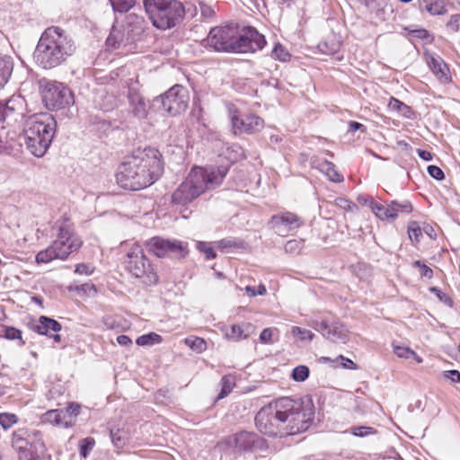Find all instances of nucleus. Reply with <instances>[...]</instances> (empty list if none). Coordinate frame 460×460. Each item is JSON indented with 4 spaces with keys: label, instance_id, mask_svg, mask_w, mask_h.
Segmentation results:
<instances>
[{
    "label": "nucleus",
    "instance_id": "f257e3e1",
    "mask_svg": "<svg viewBox=\"0 0 460 460\" xmlns=\"http://www.w3.org/2000/svg\"><path fill=\"white\" fill-rule=\"evenodd\" d=\"M314 414L312 405H305L301 400L281 397L257 412L255 425L265 435L285 437L305 431Z\"/></svg>",
    "mask_w": 460,
    "mask_h": 460
},
{
    "label": "nucleus",
    "instance_id": "f03ea898",
    "mask_svg": "<svg viewBox=\"0 0 460 460\" xmlns=\"http://www.w3.org/2000/svg\"><path fill=\"white\" fill-rule=\"evenodd\" d=\"M160 152L153 147L135 151L119 165L118 184L129 190H139L152 185L162 174Z\"/></svg>",
    "mask_w": 460,
    "mask_h": 460
},
{
    "label": "nucleus",
    "instance_id": "7ed1b4c3",
    "mask_svg": "<svg viewBox=\"0 0 460 460\" xmlns=\"http://www.w3.org/2000/svg\"><path fill=\"white\" fill-rule=\"evenodd\" d=\"M206 42L217 51L239 53L255 52L266 44L264 36L254 28H243L239 32L238 28L233 25L211 29Z\"/></svg>",
    "mask_w": 460,
    "mask_h": 460
},
{
    "label": "nucleus",
    "instance_id": "20e7f679",
    "mask_svg": "<svg viewBox=\"0 0 460 460\" xmlns=\"http://www.w3.org/2000/svg\"><path fill=\"white\" fill-rule=\"evenodd\" d=\"M75 50V42L66 31L51 26L41 34L34 51V59L42 68L52 69L65 63Z\"/></svg>",
    "mask_w": 460,
    "mask_h": 460
},
{
    "label": "nucleus",
    "instance_id": "39448f33",
    "mask_svg": "<svg viewBox=\"0 0 460 460\" xmlns=\"http://www.w3.org/2000/svg\"><path fill=\"white\" fill-rule=\"evenodd\" d=\"M228 172L226 166L210 168H193L184 181L172 194V202L175 205L185 206L192 202L206 190L219 186Z\"/></svg>",
    "mask_w": 460,
    "mask_h": 460
},
{
    "label": "nucleus",
    "instance_id": "423d86ee",
    "mask_svg": "<svg viewBox=\"0 0 460 460\" xmlns=\"http://www.w3.org/2000/svg\"><path fill=\"white\" fill-rule=\"evenodd\" d=\"M57 129V121L49 113H36L24 122L23 134L27 148L37 157L45 155Z\"/></svg>",
    "mask_w": 460,
    "mask_h": 460
},
{
    "label": "nucleus",
    "instance_id": "0eeeda50",
    "mask_svg": "<svg viewBox=\"0 0 460 460\" xmlns=\"http://www.w3.org/2000/svg\"><path fill=\"white\" fill-rule=\"evenodd\" d=\"M143 3L153 25L160 30L176 26L185 14L184 6L178 0H143Z\"/></svg>",
    "mask_w": 460,
    "mask_h": 460
},
{
    "label": "nucleus",
    "instance_id": "6e6552de",
    "mask_svg": "<svg viewBox=\"0 0 460 460\" xmlns=\"http://www.w3.org/2000/svg\"><path fill=\"white\" fill-rule=\"evenodd\" d=\"M83 244L81 238L74 232L73 227L65 223L58 227L57 239L47 249L36 255L38 263H47L55 259L65 260L71 253L78 251Z\"/></svg>",
    "mask_w": 460,
    "mask_h": 460
},
{
    "label": "nucleus",
    "instance_id": "1a4fd4ad",
    "mask_svg": "<svg viewBox=\"0 0 460 460\" xmlns=\"http://www.w3.org/2000/svg\"><path fill=\"white\" fill-rule=\"evenodd\" d=\"M124 263L126 270L143 284L151 286L157 283L156 271L138 244L132 245L127 252Z\"/></svg>",
    "mask_w": 460,
    "mask_h": 460
},
{
    "label": "nucleus",
    "instance_id": "9d476101",
    "mask_svg": "<svg viewBox=\"0 0 460 460\" xmlns=\"http://www.w3.org/2000/svg\"><path fill=\"white\" fill-rule=\"evenodd\" d=\"M12 446L32 459L45 451L41 433L35 429L20 428L12 436Z\"/></svg>",
    "mask_w": 460,
    "mask_h": 460
},
{
    "label": "nucleus",
    "instance_id": "9b49d317",
    "mask_svg": "<svg viewBox=\"0 0 460 460\" xmlns=\"http://www.w3.org/2000/svg\"><path fill=\"white\" fill-rule=\"evenodd\" d=\"M189 102V91L182 85L175 84L164 94L155 97L153 106L162 107L168 114L176 116L187 110Z\"/></svg>",
    "mask_w": 460,
    "mask_h": 460
},
{
    "label": "nucleus",
    "instance_id": "f8f14e48",
    "mask_svg": "<svg viewBox=\"0 0 460 460\" xmlns=\"http://www.w3.org/2000/svg\"><path fill=\"white\" fill-rule=\"evenodd\" d=\"M42 99L49 109H65L74 103V96L68 87L57 81H48L43 85Z\"/></svg>",
    "mask_w": 460,
    "mask_h": 460
},
{
    "label": "nucleus",
    "instance_id": "ddd939ff",
    "mask_svg": "<svg viewBox=\"0 0 460 460\" xmlns=\"http://www.w3.org/2000/svg\"><path fill=\"white\" fill-rule=\"evenodd\" d=\"M146 244L150 252L160 258L170 257L180 260L189 252L188 244L179 240L155 236L149 239Z\"/></svg>",
    "mask_w": 460,
    "mask_h": 460
},
{
    "label": "nucleus",
    "instance_id": "4468645a",
    "mask_svg": "<svg viewBox=\"0 0 460 460\" xmlns=\"http://www.w3.org/2000/svg\"><path fill=\"white\" fill-rule=\"evenodd\" d=\"M260 441L261 438L255 433L241 431L228 436L224 443L231 453L239 456L242 453L251 452Z\"/></svg>",
    "mask_w": 460,
    "mask_h": 460
},
{
    "label": "nucleus",
    "instance_id": "2eb2a0df",
    "mask_svg": "<svg viewBox=\"0 0 460 460\" xmlns=\"http://www.w3.org/2000/svg\"><path fill=\"white\" fill-rule=\"evenodd\" d=\"M230 119L234 133L253 134L263 128V119L252 113L230 110Z\"/></svg>",
    "mask_w": 460,
    "mask_h": 460
},
{
    "label": "nucleus",
    "instance_id": "dca6fc26",
    "mask_svg": "<svg viewBox=\"0 0 460 460\" xmlns=\"http://www.w3.org/2000/svg\"><path fill=\"white\" fill-rule=\"evenodd\" d=\"M313 327L328 341L336 343H346L349 340V332L345 325L340 322L330 323L326 320H315Z\"/></svg>",
    "mask_w": 460,
    "mask_h": 460
},
{
    "label": "nucleus",
    "instance_id": "f3484780",
    "mask_svg": "<svg viewBox=\"0 0 460 460\" xmlns=\"http://www.w3.org/2000/svg\"><path fill=\"white\" fill-rule=\"evenodd\" d=\"M24 100L21 96H12L2 110V117L7 124L21 121L24 117Z\"/></svg>",
    "mask_w": 460,
    "mask_h": 460
},
{
    "label": "nucleus",
    "instance_id": "a211bd4d",
    "mask_svg": "<svg viewBox=\"0 0 460 460\" xmlns=\"http://www.w3.org/2000/svg\"><path fill=\"white\" fill-rule=\"evenodd\" d=\"M128 111L137 119H144L148 114V105L145 98L135 88H129L128 93Z\"/></svg>",
    "mask_w": 460,
    "mask_h": 460
},
{
    "label": "nucleus",
    "instance_id": "6ab92c4d",
    "mask_svg": "<svg viewBox=\"0 0 460 460\" xmlns=\"http://www.w3.org/2000/svg\"><path fill=\"white\" fill-rule=\"evenodd\" d=\"M270 223L279 233L296 229L302 225L301 219L291 212L273 216Z\"/></svg>",
    "mask_w": 460,
    "mask_h": 460
},
{
    "label": "nucleus",
    "instance_id": "aec40b11",
    "mask_svg": "<svg viewBox=\"0 0 460 460\" xmlns=\"http://www.w3.org/2000/svg\"><path fill=\"white\" fill-rule=\"evenodd\" d=\"M365 202L369 206L376 217L381 220L396 218V207L392 206V203L385 207L375 201L373 198L367 199Z\"/></svg>",
    "mask_w": 460,
    "mask_h": 460
},
{
    "label": "nucleus",
    "instance_id": "412c9836",
    "mask_svg": "<svg viewBox=\"0 0 460 460\" xmlns=\"http://www.w3.org/2000/svg\"><path fill=\"white\" fill-rule=\"evenodd\" d=\"M311 164L313 167L319 169L324 173L328 179L333 182L343 181V176L336 170L335 165L327 160L318 161L312 159Z\"/></svg>",
    "mask_w": 460,
    "mask_h": 460
},
{
    "label": "nucleus",
    "instance_id": "4be33fe9",
    "mask_svg": "<svg viewBox=\"0 0 460 460\" xmlns=\"http://www.w3.org/2000/svg\"><path fill=\"white\" fill-rule=\"evenodd\" d=\"M255 332V326L250 323H243L241 324H233L229 332H226V336L233 341H240L247 339Z\"/></svg>",
    "mask_w": 460,
    "mask_h": 460
},
{
    "label": "nucleus",
    "instance_id": "5701e85b",
    "mask_svg": "<svg viewBox=\"0 0 460 460\" xmlns=\"http://www.w3.org/2000/svg\"><path fill=\"white\" fill-rule=\"evenodd\" d=\"M39 334L51 336V332H58L61 330V324L47 316H40L37 324L33 327Z\"/></svg>",
    "mask_w": 460,
    "mask_h": 460
},
{
    "label": "nucleus",
    "instance_id": "b1692460",
    "mask_svg": "<svg viewBox=\"0 0 460 460\" xmlns=\"http://www.w3.org/2000/svg\"><path fill=\"white\" fill-rule=\"evenodd\" d=\"M44 421L65 428L72 426V420L66 419V411L63 409L48 411L44 414Z\"/></svg>",
    "mask_w": 460,
    "mask_h": 460
},
{
    "label": "nucleus",
    "instance_id": "393cba45",
    "mask_svg": "<svg viewBox=\"0 0 460 460\" xmlns=\"http://www.w3.org/2000/svg\"><path fill=\"white\" fill-rule=\"evenodd\" d=\"M429 66L438 79H439L441 82L446 83L449 80V69L446 63H444L441 59L432 58L429 62Z\"/></svg>",
    "mask_w": 460,
    "mask_h": 460
},
{
    "label": "nucleus",
    "instance_id": "a878e982",
    "mask_svg": "<svg viewBox=\"0 0 460 460\" xmlns=\"http://www.w3.org/2000/svg\"><path fill=\"white\" fill-rule=\"evenodd\" d=\"M12 71V58L7 56H0V89H2L7 83Z\"/></svg>",
    "mask_w": 460,
    "mask_h": 460
},
{
    "label": "nucleus",
    "instance_id": "bb28decb",
    "mask_svg": "<svg viewBox=\"0 0 460 460\" xmlns=\"http://www.w3.org/2000/svg\"><path fill=\"white\" fill-rule=\"evenodd\" d=\"M126 25L130 28L133 35H138L144 31L145 20L142 16L132 13L127 15Z\"/></svg>",
    "mask_w": 460,
    "mask_h": 460
},
{
    "label": "nucleus",
    "instance_id": "cd10ccee",
    "mask_svg": "<svg viewBox=\"0 0 460 460\" xmlns=\"http://www.w3.org/2000/svg\"><path fill=\"white\" fill-rule=\"evenodd\" d=\"M424 9L431 15H443L447 13L443 0L424 1Z\"/></svg>",
    "mask_w": 460,
    "mask_h": 460
},
{
    "label": "nucleus",
    "instance_id": "c85d7f7f",
    "mask_svg": "<svg viewBox=\"0 0 460 460\" xmlns=\"http://www.w3.org/2000/svg\"><path fill=\"white\" fill-rule=\"evenodd\" d=\"M0 337H4L7 340H19L21 345L24 344L22 340V332L14 327L0 324Z\"/></svg>",
    "mask_w": 460,
    "mask_h": 460
},
{
    "label": "nucleus",
    "instance_id": "c756f323",
    "mask_svg": "<svg viewBox=\"0 0 460 460\" xmlns=\"http://www.w3.org/2000/svg\"><path fill=\"white\" fill-rule=\"evenodd\" d=\"M388 108L391 111H396L406 118H410L411 108L401 102L400 100L391 97L388 102Z\"/></svg>",
    "mask_w": 460,
    "mask_h": 460
},
{
    "label": "nucleus",
    "instance_id": "7c9ffc66",
    "mask_svg": "<svg viewBox=\"0 0 460 460\" xmlns=\"http://www.w3.org/2000/svg\"><path fill=\"white\" fill-rule=\"evenodd\" d=\"M111 438L114 447L119 449L124 447L128 437L125 430L118 429L116 430H111Z\"/></svg>",
    "mask_w": 460,
    "mask_h": 460
},
{
    "label": "nucleus",
    "instance_id": "2f4dec72",
    "mask_svg": "<svg viewBox=\"0 0 460 460\" xmlns=\"http://www.w3.org/2000/svg\"><path fill=\"white\" fill-rule=\"evenodd\" d=\"M341 48L340 41L332 39L330 40H324L318 44L319 50L326 55H332L339 51Z\"/></svg>",
    "mask_w": 460,
    "mask_h": 460
},
{
    "label": "nucleus",
    "instance_id": "473e14b6",
    "mask_svg": "<svg viewBox=\"0 0 460 460\" xmlns=\"http://www.w3.org/2000/svg\"><path fill=\"white\" fill-rule=\"evenodd\" d=\"M163 341L162 337L155 332H149L139 336L136 342L138 346H151L154 344L161 343Z\"/></svg>",
    "mask_w": 460,
    "mask_h": 460
},
{
    "label": "nucleus",
    "instance_id": "72a5a7b5",
    "mask_svg": "<svg viewBox=\"0 0 460 460\" xmlns=\"http://www.w3.org/2000/svg\"><path fill=\"white\" fill-rule=\"evenodd\" d=\"M393 347H394V352L395 353V355L398 358H406V359H408L410 358H414L417 359L418 362H421V359L418 357V355L415 353V351H413L410 348L404 347V346L394 345V344Z\"/></svg>",
    "mask_w": 460,
    "mask_h": 460
},
{
    "label": "nucleus",
    "instance_id": "f704fd0d",
    "mask_svg": "<svg viewBox=\"0 0 460 460\" xmlns=\"http://www.w3.org/2000/svg\"><path fill=\"white\" fill-rule=\"evenodd\" d=\"M111 4L115 12L126 13L136 4V0H111Z\"/></svg>",
    "mask_w": 460,
    "mask_h": 460
},
{
    "label": "nucleus",
    "instance_id": "c9c22d12",
    "mask_svg": "<svg viewBox=\"0 0 460 460\" xmlns=\"http://www.w3.org/2000/svg\"><path fill=\"white\" fill-rule=\"evenodd\" d=\"M310 370L308 367L305 365H300L293 369L291 373V377L296 382H304L308 378Z\"/></svg>",
    "mask_w": 460,
    "mask_h": 460
},
{
    "label": "nucleus",
    "instance_id": "e433bc0d",
    "mask_svg": "<svg viewBox=\"0 0 460 460\" xmlns=\"http://www.w3.org/2000/svg\"><path fill=\"white\" fill-rule=\"evenodd\" d=\"M271 56L273 58L278 59L281 62H287L290 58V54L280 43H277L274 46L271 51Z\"/></svg>",
    "mask_w": 460,
    "mask_h": 460
},
{
    "label": "nucleus",
    "instance_id": "4c0bfd02",
    "mask_svg": "<svg viewBox=\"0 0 460 460\" xmlns=\"http://www.w3.org/2000/svg\"><path fill=\"white\" fill-rule=\"evenodd\" d=\"M18 422V417L14 413H0V425L4 429H8Z\"/></svg>",
    "mask_w": 460,
    "mask_h": 460
},
{
    "label": "nucleus",
    "instance_id": "58836bf2",
    "mask_svg": "<svg viewBox=\"0 0 460 460\" xmlns=\"http://www.w3.org/2000/svg\"><path fill=\"white\" fill-rule=\"evenodd\" d=\"M185 343L190 349L199 353L204 351L207 348L206 341L203 339L198 337L188 338L185 340Z\"/></svg>",
    "mask_w": 460,
    "mask_h": 460
},
{
    "label": "nucleus",
    "instance_id": "ea45409f",
    "mask_svg": "<svg viewBox=\"0 0 460 460\" xmlns=\"http://www.w3.org/2000/svg\"><path fill=\"white\" fill-rule=\"evenodd\" d=\"M95 445V440L93 438H86L80 442V455L86 458L89 453L93 450Z\"/></svg>",
    "mask_w": 460,
    "mask_h": 460
},
{
    "label": "nucleus",
    "instance_id": "a19ab883",
    "mask_svg": "<svg viewBox=\"0 0 460 460\" xmlns=\"http://www.w3.org/2000/svg\"><path fill=\"white\" fill-rule=\"evenodd\" d=\"M222 389L218 395V399H222L229 394L234 387V379L231 376H224L221 379Z\"/></svg>",
    "mask_w": 460,
    "mask_h": 460
},
{
    "label": "nucleus",
    "instance_id": "79ce46f5",
    "mask_svg": "<svg viewBox=\"0 0 460 460\" xmlns=\"http://www.w3.org/2000/svg\"><path fill=\"white\" fill-rule=\"evenodd\" d=\"M350 433L353 436L363 438L369 435H374L376 433V430L372 427H367V426H357L352 427L350 429Z\"/></svg>",
    "mask_w": 460,
    "mask_h": 460
},
{
    "label": "nucleus",
    "instance_id": "37998d69",
    "mask_svg": "<svg viewBox=\"0 0 460 460\" xmlns=\"http://www.w3.org/2000/svg\"><path fill=\"white\" fill-rule=\"evenodd\" d=\"M408 234L409 238L412 242L418 243L420 241V237L422 235V232L417 222L412 221L409 224Z\"/></svg>",
    "mask_w": 460,
    "mask_h": 460
},
{
    "label": "nucleus",
    "instance_id": "c03bdc74",
    "mask_svg": "<svg viewBox=\"0 0 460 460\" xmlns=\"http://www.w3.org/2000/svg\"><path fill=\"white\" fill-rule=\"evenodd\" d=\"M292 334L298 336L302 341H312L314 336L311 331L297 326L292 328Z\"/></svg>",
    "mask_w": 460,
    "mask_h": 460
},
{
    "label": "nucleus",
    "instance_id": "a18cd8bd",
    "mask_svg": "<svg viewBox=\"0 0 460 460\" xmlns=\"http://www.w3.org/2000/svg\"><path fill=\"white\" fill-rule=\"evenodd\" d=\"M197 249L205 253L206 258L208 260H211L216 258V252H214L213 248L209 245V243L205 242H198L196 244Z\"/></svg>",
    "mask_w": 460,
    "mask_h": 460
},
{
    "label": "nucleus",
    "instance_id": "49530a36",
    "mask_svg": "<svg viewBox=\"0 0 460 460\" xmlns=\"http://www.w3.org/2000/svg\"><path fill=\"white\" fill-rule=\"evenodd\" d=\"M413 266L416 267V268H419L420 275L421 277H424V278H427V279H431L432 278V276H433L432 270L429 266H427L426 264L422 263L420 261H415L413 262Z\"/></svg>",
    "mask_w": 460,
    "mask_h": 460
},
{
    "label": "nucleus",
    "instance_id": "de8ad7c7",
    "mask_svg": "<svg viewBox=\"0 0 460 460\" xmlns=\"http://www.w3.org/2000/svg\"><path fill=\"white\" fill-rule=\"evenodd\" d=\"M64 411H66V419L72 420L73 424L75 422V418L79 414L80 405L75 402H71Z\"/></svg>",
    "mask_w": 460,
    "mask_h": 460
},
{
    "label": "nucleus",
    "instance_id": "09e8293b",
    "mask_svg": "<svg viewBox=\"0 0 460 460\" xmlns=\"http://www.w3.org/2000/svg\"><path fill=\"white\" fill-rule=\"evenodd\" d=\"M392 206L396 207V217L399 212L409 214L412 211V206L409 201L399 203L397 201H392Z\"/></svg>",
    "mask_w": 460,
    "mask_h": 460
},
{
    "label": "nucleus",
    "instance_id": "8fccbe9b",
    "mask_svg": "<svg viewBox=\"0 0 460 460\" xmlns=\"http://www.w3.org/2000/svg\"><path fill=\"white\" fill-rule=\"evenodd\" d=\"M274 332H277V329L273 328H265L260 335V341L262 343H271L272 342V337L274 334Z\"/></svg>",
    "mask_w": 460,
    "mask_h": 460
},
{
    "label": "nucleus",
    "instance_id": "3c124183",
    "mask_svg": "<svg viewBox=\"0 0 460 460\" xmlns=\"http://www.w3.org/2000/svg\"><path fill=\"white\" fill-rule=\"evenodd\" d=\"M427 170L429 174L438 181H441L445 178L443 171L436 165H429Z\"/></svg>",
    "mask_w": 460,
    "mask_h": 460
},
{
    "label": "nucleus",
    "instance_id": "603ef678",
    "mask_svg": "<svg viewBox=\"0 0 460 460\" xmlns=\"http://www.w3.org/2000/svg\"><path fill=\"white\" fill-rule=\"evenodd\" d=\"M236 241L234 239H222L217 243V247L226 252L228 248L236 247Z\"/></svg>",
    "mask_w": 460,
    "mask_h": 460
},
{
    "label": "nucleus",
    "instance_id": "864d4df0",
    "mask_svg": "<svg viewBox=\"0 0 460 460\" xmlns=\"http://www.w3.org/2000/svg\"><path fill=\"white\" fill-rule=\"evenodd\" d=\"M447 29L451 30L454 32L458 31H459V16L452 15L447 23Z\"/></svg>",
    "mask_w": 460,
    "mask_h": 460
},
{
    "label": "nucleus",
    "instance_id": "5fc2aeb1",
    "mask_svg": "<svg viewBox=\"0 0 460 460\" xmlns=\"http://www.w3.org/2000/svg\"><path fill=\"white\" fill-rule=\"evenodd\" d=\"M446 377L449 378L453 383L460 382V372L458 370H449L445 373Z\"/></svg>",
    "mask_w": 460,
    "mask_h": 460
},
{
    "label": "nucleus",
    "instance_id": "6e6d98bb",
    "mask_svg": "<svg viewBox=\"0 0 460 460\" xmlns=\"http://www.w3.org/2000/svg\"><path fill=\"white\" fill-rule=\"evenodd\" d=\"M336 203L339 207L343 208L346 210H351L355 207V204H353L352 202H350L345 199H341V198L337 199Z\"/></svg>",
    "mask_w": 460,
    "mask_h": 460
},
{
    "label": "nucleus",
    "instance_id": "4d7b16f0",
    "mask_svg": "<svg viewBox=\"0 0 460 460\" xmlns=\"http://www.w3.org/2000/svg\"><path fill=\"white\" fill-rule=\"evenodd\" d=\"M75 271V273H78V274L90 275L93 272V270H91L87 264L81 263L76 266Z\"/></svg>",
    "mask_w": 460,
    "mask_h": 460
},
{
    "label": "nucleus",
    "instance_id": "13d9d810",
    "mask_svg": "<svg viewBox=\"0 0 460 460\" xmlns=\"http://www.w3.org/2000/svg\"><path fill=\"white\" fill-rule=\"evenodd\" d=\"M338 358H340L342 361L341 365L344 368H348V369H356L357 368L356 363H354L352 360H350L347 358H344L343 356H340Z\"/></svg>",
    "mask_w": 460,
    "mask_h": 460
},
{
    "label": "nucleus",
    "instance_id": "bf43d9fd",
    "mask_svg": "<svg viewBox=\"0 0 460 460\" xmlns=\"http://www.w3.org/2000/svg\"><path fill=\"white\" fill-rule=\"evenodd\" d=\"M299 243L296 240H290L285 244V251L293 252L298 249Z\"/></svg>",
    "mask_w": 460,
    "mask_h": 460
},
{
    "label": "nucleus",
    "instance_id": "052dcab7",
    "mask_svg": "<svg viewBox=\"0 0 460 460\" xmlns=\"http://www.w3.org/2000/svg\"><path fill=\"white\" fill-rule=\"evenodd\" d=\"M200 10L202 15L205 17H212L214 15V10L207 4H201Z\"/></svg>",
    "mask_w": 460,
    "mask_h": 460
},
{
    "label": "nucleus",
    "instance_id": "680f3d73",
    "mask_svg": "<svg viewBox=\"0 0 460 460\" xmlns=\"http://www.w3.org/2000/svg\"><path fill=\"white\" fill-rule=\"evenodd\" d=\"M117 341L121 346H128L132 344L131 339L127 335H119L117 338Z\"/></svg>",
    "mask_w": 460,
    "mask_h": 460
},
{
    "label": "nucleus",
    "instance_id": "e2e57ef3",
    "mask_svg": "<svg viewBox=\"0 0 460 460\" xmlns=\"http://www.w3.org/2000/svg\"><path fill=\"white\" fill-rule=\"evenodd\" d=\"M413 34L420 38V39H428L429 37V33L427 30H424V29H420V30H415L413 31Z\"/></svg>",
    "mask_w": 460,
    "mask_h": 460
},
{
    "label": "nucleus",
    "instance_id": "0e129e2a",
    "mask_svg": "<svg viewBox=\"0 0 460 460\" xmlns=\"http://www.w3.org/2000/svg\"><path fill=\"white\" fill-rule=\"evenodd\" d=\"M418 155L421 159L425 161H429L432 159V154L426 150L418 149Z\"/></svg>",
    "mask_w": 460,
    "mask_h": 460
},
{
    "label": "nucleus",
    "instance_id": "69168bd1",
    "mask_svg": "<svg viewBox=\"0 0 460 460\" xmlns=\"http://www.w3.org/2000/svg\"><path fill=\"white\" fill-rule=\"evenodd\" d=\"M365 128L363 124L361 123H358V122H356V121H350L349 122V131L350 132H355L358 129H361Z\"/></svg>",
    "mask_w": 460,
    "mask_h": 460
},
{
    "label": "nucleus",
    "instance_id": "338daca9",
    "mask_svg": "<svg viewBox=\"0 0 460 460\" xmlns=\"http://www.w3.org/2000/svg\"><path fill=\"white\" fill-rule=\"evenodd\" d=\"M245 292L251 297L258 296L256 288L254 287H252V286L245 287Z\"/></svg>",
    "mask_w": 460,
    "mask_h": 460
},
{
    "label": "nucleus",
    "instance_id": "774afa93",
    "mask_svg": "<svg viewBox=\"0 0 460 460\" xmlns=\"http://www.w3.org/2000/svg\"><path fill=\"white\" fill-rule=\"evenodd\" d=\"M256 291H257L258 296H263L266 294L267 289L264 285L261 284L258 286Z\"/></svg>",
    "mask_w": 460,
    "mask_h": 460
}]
</instances>
